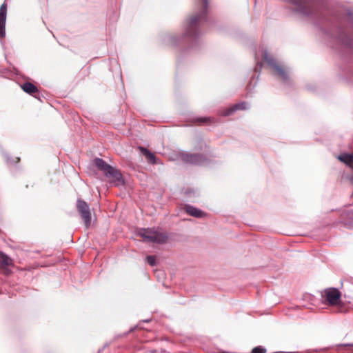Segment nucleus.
Wrapping results in <instances>:
<instances>
[{
    "label": "nucleus",
    "mask_w": 353,
    "mask_h": 353,
    "mask_svg": "<svg viewBox=\"0 0 353 353\" xmlns=\"http://www.w3.org/2000/svg\"><path fill=\"white\" fill-rule=\"evenodd\" d=\"M200 12L197 14L192 15L187 21L185 34L189 37H195L199 34L198 26L205 18L208 7V0H200Z\"/></svg>",
    "instance_id": "obj_1"
},
{
    "label": "nucleus",
    "mask_w": 353,
    "mask_h": 353,
    "mask_svg": "<svg viewBox=\"0 0 353 353\" xmlns=\"http://www.w3.org/2000/svg\"><path fill=\"white\" fill-rule=\"evenodd\" d=\"M321 295L325 303L329 305L337 306L339 312L344 313L347 311L346 305L341 303V293L338 289L334 288H326L322 292Z\"/></svg>",
    "instance_id": "obj_2"
},
{
    "label": "nucleus",
    "mask_w": 353,
    "mask_h": 353,
    "mask_svg": "<svg viewBox=\"0 0 353 353\" xmlns=\"http://www.w3.org/2000/svg\"><path fill=\"white\" fill-rule=\"evenodd\" d=\"M138 236L143 239L146 242H151L158 244L165 243L168 236L159 229L155 228H141L137 232Z\"/></svg>",
    "instance_id": "obj_3"
},
{
    "label": "nucleus",
    "mask_w": 353,
    "mask_h": 353,
    "mask_svg": "<svg viewBox=\"0 0 353 353\" xmlns=\"http://www.w3.org/2000/svg\"><path fill=\"white\" fill-rule=\"evenodd\" d=\"M94 165L103 172L110 182L114 183L117 185L122 183V175L119 170L110 166L101 159L97 158L94 161Z\"/></svg>",
    "instance_id": "obj_4"
},
{
    "label": "nucleus",
    "mask_w": 353,
    "mask_h": 353,
    "mask_svg": "<svg viewBox=\"0 0 353 353\" xmlns=\"http://www.w3.org/2000/svg\"><path fill=\"white\" fill-rule=\"evenodd\" d=\"M262 61L266 63L268 66L273 69L274 74L283 81H287L288 79V72L285 68L277 63L274 57L270 54L267 51H264L262 54Z\"/></svg>",
    "instance_id": "obj_5"
},
{
    "label": "nucleus",
    "mask_w": 353,
    "mask_h": 353,
    "mask_svg": "<svg viewBox=\"0 0 353 353\" xmlns=\"http://www.w3.org/2000/svg\"><path fill=\"white\" fill-rule=\"evenodd\" d=\"M77 208L87 228L91 225V212L88 204L82 199L77 201Z\"/></svg>",
    "instance_id": "obj_6"
},
{
    "label": "nucleus",
    "mask_w": 353,
    "mask_h": 353,
    "mask_svg": "<svg viewBox=\"0 0 353 353\" xmlns=\"http://www.w3.org/2000/svg\"><path fill=\"white\" fill-rule=\"evenodd\" d=\"M298 10L305 14L313 12V2L310 0H289Z\"/></svg>",
    "instance_id": "obj_7"
},
{
    "label": "nucleus",
    "mask_w": 353,
    "mask_h": 353,
    "mask_svg": "<svg viewBox=\"0 0 353 353\" xmlns=\"http://www.w3.org/2000/svg\"><path fill=\"white\" fill-rule=\"evenodd\" d=\"M181 159L190 164H200L205 161V157L201 154H190V153H182L181 154Z\"/></svg>",
    "instance_id": "obj_8"
},
{
    "label": "nucleus",
    "mask_w": 353,
    "mask_h": 353,
    "mask_svg": "<svg viewBox=\"0 0 353 353\" xmlns=\"http://www.w3.org/2000/svg\"><path fill=\"white\" fill-rule=\"evenodd\" d=\"M7 14V5L3 3L0 7V39L3 38L6 34L5 26Z\"/></svg>",
    "instance_id": "obj_9"
},
{
    "label": "nucleus",
    "mask_w": 353,
    "mask_h": 353,
    "mask_svg": "<svg viewBox=\"0 0 353 353\" xmlns=\"http://www.w3.org/2000/svg\"><path fill=\"white\" fill-rule=\"evenodd\" d=\"M12 265H13L12 260L8 256L0 252V268L3 270L5 274H9L10 273L8 267Z\"/></svg>",
    "instance_id": "obj_10"
},
{
    "label": "nucleus",
    "mask_w": 353,
    "mask_h": 353,
    "mask_svg": "<svg viewBox=\"0 0 353 353\" xmlns=\"http://www.w3.org/2000/svg\"><path fill=\"white\" fill-rule=\"evenodd\" d=\"M246 108L247 103L245 102H241L222 110L221 115L224 117L229 116L237 110H244Z\"/></svg>",
    "instance_id": "obj_11"
},
{
    "label": "nucleus",
    "mask_w": 353,
    "mask_h": 353,
    "mask_svg": "<svg viewBox=\"0 0 353 353\" xmlns=\"http://www.w3.org/2000/svg\"><path fill=\"white\" fill-rule=\"evenodd\" d=\"M185 210L188 214L194 217L200 218L205 216V213L203 211L191 205H186Z\"/></svg>",
    "instance_id": "obj_12"
},
{
    "label": "nucleus",
    "mask_w": 353,
    "mask_h": 353,
    "mask_svg": "<svg viewBox=\"0 0 353 353\" xmlns=\"http://www.w3.org/2000/svg\"><path fill=\"white\" fill-rule=\"evenodd\" d=\"M139 150L141 152L143 155H144L147 159V161L152 163V164H156V157L155 155L150 152L148 149L143 148V147H139Z\"/></svg>",
    "instance_id": "obj_13"
},
{
    "label": "nucleus",
    "mask_w": 353,
    "mask_h": 353,
    "mask_svg": "<svg viewBox=\"0 0 353 353\" xmlns=\"http://www.w3.org/2000/svg\"><path fill=\"white\" fill-rule=\"evenodd\" d=\"M338 159L350 167H353V154L343 153L339 156Z\"/></svg>",
    "instance_id": "obj_14"
},
{
    "label": "nucleus",
    "mask_w": 353,
    "mask_h": 353,
    "mask_svg": "<svg viewBox=\"0 0 353 353\" xmlns=\"http://www.w3.org/2000/svg\"><path fill=\"white\" fill-rule=\"evenodd\" d=\"M21 88L24 92L30 94H34L38 92L37 88L30 82H26L21 85Z\"/></svg>",
    "instance_id": "obj_15"
},
{
    "label": "nucleus",
    "mask_w": 353,
    "mask_h": 353,
    "mask_svg": "<svg viewBox=\"0 0 353 353\" xmlns=\"http://www.w3.org/2000/svg\"><path fill=\"white\" fill-rule=\"evenodd\" d=\"M146 260L151 266L156 265V258L154 256H148Z\"/></svg>",
    "instance_id": "obj_16"
},
{
    "label": "nucleus",
    "mask_w": 353,
    "mask_h": 353,
    "mask_svg": "<svg viewBox=\"0 0 353 353\" xmlns=\"http://www.w3.org/2000/svg\"><path fill=\"white\" fill-rule=\"evenodd\" d=\"M252 353H266V350L261 346L252 349Z\"/></svg>",
    "instance_id": "obj_17"
},
{
    "label": "nucleus",
    "mask_w": 353,
    "mask_h": 353,
    "mask_svg": "<svg viewBox=\"0 0 353 353\" xmlns=\"http://www.w3.org/2000/svg\"><path fill=\"white\" fill-rule=\"evenodd\" d=\"M210 119H211L210 117H202V118L197 119V121L199 124H202V123H207L208 121H210Z\"/></svg>",
    "instance_id": "obj_18"
},
{
    "label": "nucleus",
    "mask_w": 353,
    "mask_h": 353,
    "mask_svg": "<svg viewBox=\"0 0 353 353\" xmlns=\"http://www.w3.org/2000/svg\"><path fill=\"white\" fill-rule=\"evenodd\" d=\"M20 161L19 157H15L14 159L12 160V163H17Z\"/></svg>",
    "instance_id": "obj_19"
},
{
    "label": "nucleus",
    "mask_w": 353,
    "mask_h": 353,
    "mask_svg": "<svg viewBox=\"0 0 353 353\" xmlns=\"http://www.w3.org/2000/svg\"><path fill=\"white\" fill-rule=\"evenodd\" d=\"M350 181L353 182V175L350 177Z\"/></svg>",
    "instance_id": "obj_20"
}]
</instances>
